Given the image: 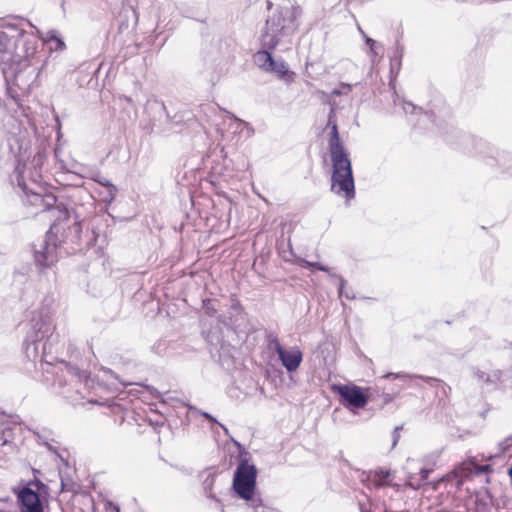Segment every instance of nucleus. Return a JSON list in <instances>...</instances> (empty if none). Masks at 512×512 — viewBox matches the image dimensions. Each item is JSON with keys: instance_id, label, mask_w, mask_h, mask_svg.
Returning a JSON list of instances; mask_svg holds the SVG:
<instances>
[{"instance_id": "34", "label": "nucleus", "mask_w": 512, "mask_h": 512, "mask_svg": "<svg viewBox=\"0 0 512 512\" xmlns=\"http://www.w3.org/2000/svg\"><path fill=\"white\" fill-rule=\"evenodd\" d=\"M232 308H233L235 311H238V312H240V311H241V306H240L239 304H237V303H236V304H233V305H232Z\"/></svg>"}, {"instance_id": "20", "label": "nucleus", "mask_w": 512, "mask_h": 512, "mask_svg": "<svg viewBox=\"0 0 512 512\" xmlns=\"http://www.w3.org/2000/svg\"><path fill=\"white\" fill-rule=\"evenodd\" d=\"M384 378H390V377H394V378H401V379H404V378H421L423 379L424 381L430 383V382H433V381H437V379L435 378H432V377H423V376H412V375H408V374H401V373H398V374H395V373H388L386 375L383 376Z\"/></svg>"}, {"instance_id": "2", "label": "nucleus", "mask_w": 512, "mask_h": 512, "mask_svg": "<svg viewBox=\"0 0 512 512\" xmlns=\"http://www.w3.org/2000/svg\"><path fill=\"white\" fill-rule=\"evenodd\" d=\"M328 126L331 127L329 151L333 166L331 190L338 196L350 200L355 196L352 167L348 153L338 133L335 110L333 108L328 115Z\"/></svg>"}, {"instance_id": "12", "label": "nucleus", "mask_w": 512, "mask_h": 512, "mask_svg": "<svg viewBox=\"0 0 512 512\" xmlns=\"http://www.w3.org/2000/svg\"><path fill=\"white\" fill-rule=\"evenodd\" d=\"M369 488H380L391 484V471L379 469L370 471L362 479Z\"/></svg>"}, {"instance_id": "21", "label": "nucleus", "mask_w": 512, "mask_h": 512, "mask_svg": "<svg viewBox=\"0 0 512 512\" xmlns=\"http://www.w3.org/2000/svg\"><path fill=\"white\" fill-rule=\"evenodd\" d=\"M203 309L205 313L209 316H214L217 311L214 302L210 299L203 301Z\"/></svg>"}, {"instance_id": "27", "label": "nucleus", "mask_w": 512, "mask_h": 512, "mask_svg": "<svg viewBox=\"0 0 512 512\" xmlns=\"http://www.w3.org/2000/svg\"><path fill=\"white\" fill-rule=\"evenodd\" d=\"M380 46L376 43V46L370 47V53L372 61H374V58L379 54Z\"/></svg>"}, {"instance_id": "29", "label": "nucleus", "mask_w": 512, "mask_h": 512, "mask_svg": "<svg viewBox=\"0 0 512 512\" xmlns=\"http://www.w3.org/2000/svg\"><path fill=\"white\" fill-rule=\"evenodd\" d=\"M400 437V434H399V427H396L393 431V446L396 445V443L398 442V439Z\"/></svg>"}, {"instance_id": "1", "label": "nucleus", "mask_w": 512, "mask_h": 512, "mask_svg": "<svg viewBox=\"0 0 512 512\" xmlns=\"http://www.w3.org/2000/svg\"><path fill=\"white\" fill-rule=\"evenodd\" d=\"M39 41L36 35L8 24L0 30V70L8 86L27 91L34 72L28 70L37 61Z\"/></svg>"}, {"instance_id": "7", "label": "nucleus", "mask_w": 512, "mask_h": 512, "mask_svg": "<svg viewBox=\"0 0 512 512\" xmlns=\"http://www.w3.org/2000/svg\"><path fill=\"white\" fill-rule=\"evenodd\" d=\"M222 124L224 127H227L226 132H224L222 129L218 130L221 134L222 140H238V138L241 136H244L246 139H248L251 138L255 133V130L250 123L237 118L234 114L231 113H228Z\"/></svg>"}, {"instance_id": "6", "label": "nucleus", "mask_w": 512, "mask_h": 512, "mask_svg": "<svg viewBox=\"0 0 512 512\" xmlns=\"http://www.w3.org/2000/svg\"><path fill=\"white\" fill-rule=\"evenodd\" d=\"M257 469L248 460L241 459L238 464L232 482V489L236 496L247 502L255 512L264 508L262 499L256 495Z\"/></svg>"}, {"instance_id": "23", "label": "nucleus", "mask_w": 512, "mask_h": 512, "mask_svg": "<svg viewBox=\"0 0 512 512\" xmlns=\"http://www.w3.org/2000/svg\"><path fill=\"white\" fill-rule=\"evenodd\" d=\"M512 447V434L499 443L501 452H506Z\"/></svg>"}, {"instance_id": "3", "label": "nucleus", "mask_w": 512, "mask_h": 512, "mask_svg": "<svg viewBox=\"0 0 512 512\" xmlns=\"http://www.w3.org/2000/svg\"><path fill=\"white\" fill-rule=\"evenodd\" d=\"M44 161V155L37 153L29 166L26 163L19 162L14 171L18 186L25 193L27 203L37 209L36 213L52 209L56 204V196L52 193H43L40 185L41 165Z\"/></svg>"}, {"instance_id": "37", "label": "nucleus", "mask_w": 512, "mask_h": 512, "mask_svg": "<svg viewBox=\"0 0 512 512\" xmlns=\"http://www.w3.org/2000/svg\"><path fill=\"white\" fill-rule=\"evenodd\" d=\"M219 425H220V426H221V428L225 431V433H227V432H228L227 428H226L224 425H222V424H219Z\"/></svg>"}, {"instance_id": "9", "label": "nucleus", "mask_w": 512, "mask_h": 512, "mask_svg": "<svg viewBox=\"0 0 512 512\" xmlns=\"http://www.w3.org/2000/svg\"><path fill=\"white\" fill-rule=\"evenodd\" d=\"M334 390L343 399L346 407L363 408L368 402L362 388L356 385H337Z\"/></svg>"}, {"instance_id": "16", "label": "nucleus", "mask_w": 512, "mask_h": 512, "mask_svg": "<svg viewBox=\"0 0 512 512\" xmlns=\"http://www.w3.org/2000/svg\"><path fill=\"white\" fill-rule=\"evenodd\" d=\"M42 41L49 45V49L51 51H62L66 47L64 41L59 37L55 30H50L45 36H42Z\"/></svg>"}, {"instance_id": "30", "label": "nucleus", "mask_w": 512, "mask_h": 512, "mask_svg": "<svg viewBox=\"0 0 512 512\" xmlns=\"http://www.w3.org/2000/svg\"><path fill=\"white\" fill-rule=\"evenodd\" d=\"M309 265L317 268L318 270H321V271H325V272H328V268L320 263H310Z\"/></svg>"}, {"instance_id": "22", "label": "nucleus", "mask_w": 512, "mask_h": 512, "mask_svg": "<svg viewBox=\"0 0 512 512\" xmlns=\"http://www.w3.org/2000/svg\"><path fill=\"white\" fill-rule=\"evenodd\" d=\"M352 89V85L351 84H348V83H341L340 84V88H336L334 89L331 94L333 96H339V95H343V94H348V92Z\"/></svg>"}, {"instance_id": "4", "label": "nucleus", "mask_w": 512, "mask_h": 512, "mask_svg": "<svg viewBox=\"0 0 512 512\" xmlns=\"http://www.w3.org/2000/svg\"><path fill=\"white\" fill-rule=\"evenodd\" d=\"M30 330L25 340V353L29 359L35 360L40 354L42 358L51 352V345L54 338L55 324L53 317L48 310L33 312L30 321Z\"/></svg>"}, {"instance_id": "26", "label": "nucleus", "mask_w": 512, "mask_h": 512, "mask_svg": "<svg viewBox=\"0 0 512 512\" xmlns=\"http://www.w3.org/2000/svg\"><path fill=\"white\" fill-rule=\"evenodd\" d=\"M402 108L406 114L414 113L417 110V108L412 103H408V102H403Z\"/></svg>"}, {"instance_id": "36", "label": "nucleus", "mask_w": 512, "mask_h": 512, "mask_svg": "<svg viewBox=\"0 0 512 512\" xmlns=\"http://www.w3.org/2000/svg\"><path fill=\"white\" fill-rule=\"evenodd\" d=\"M358 30L363 35V37L366 36V34L364 33V31L362 30V28L360 26H358Z\"/></svg>"}, {"instance_id": "14", "label": "nucleus", "mask_w": 512, "mask_h": 512, "mask_svg": "<svg viewBox=\"0 0 512 512\" xmlns=\"http://www.w3.org/2000/svg\"><path fill=\"white\" fill-rule=\"evenodd\" d=\"M268 72L275 73L278 78L285 80L286 82H292L294 79V72L288 70L287 64L283 60L273 59V64L270 66Z\"/></svg>"}, {"instance_id": "11", "label": "nucleus", "mask_w": 512, "mask_h": 512, "mask_svg": "<svg viewBox=\"0 0 512 512\" xmlns=\"http://www.w3.org/2000/svg\"><path fill=\"white\" fill-rule=\"evenodd\" d=\"M18 500L21 503V512H43L38 493L30 488H23L18 493Z\"/></svg>"}, {"instance_id": "15", "label": "nucleus", "mask_w": 512, "mask_h": 512, "mask_svg": "<svg viewBox=\"0 0 512 512\" xmlns=\"http://www.w3.org/2000/svg\"><path fill=\"white\" fill-rule=\"evenodd\" d=\"M502 376V372L500 370H493L491 372H485L477 369L474 372V377L477 379L479 383L486 385H496L500 382Z\"/></svg>"}, {"instance_id": "18", "label": "nucleus", "mask_w": 512, "mask_h": 512, "mask_svg": "<svg viewBox=\"0 0 512 512\" xmlns=\"http://www.w3.org/2000/svg\"><path fill=\"white\" fill-rule=\"evenodd\" d=\"M93 180L106 188L107 192L104 199L108 203H111L115 199L117 194V188L115 187V185H113L107 178L99 174L95 176Z\"/></svg>"}, {"instance_id": "25", "label": "nucleus", "mask_w": 512, "mask_h": 512, "mask_svg": "<svg viewBox=\"0 0 512 512\" xmlns=\"http://www.w3.org/2000/svg\"><path fill=\"white\" fill-rule=\"evenodd\" d=\"M345 284H346L345 280L343 278H340L339 296L342 297L344 295L348 299L353 298L347 292L344 291Z\"/></svg>"}, {"instance_id": "24", "label": "nucleus", "mask_w": 512, "mask_h": 512, "mask_svg": "<svg viewBox=\"0 0 512 512\" xmlns=\"http://www.w3.org/2000/svg\"><path fill=\"white\" fill-rule=\"evenodd\" d=\"M431 471V469L419 468V479L422 480V485H424Z\"/></svg>"}, {"instance_id": "10", "label": "nucleus", "mask_w": 512, "mask_h": 512, "mask_svg": "<svg viewBox=\"0 0 512 512\" xmlns=\"http://www.w3.org/2000/svg\"><path fill=\"white\" fill-rule=\"evenodd\" d=\"M34 259L38 266L47 268L54 265L58 260L57 246L50 240L41 242L35 248Z\"/></svg>"}, {"instance_id": "32", "label": "nucleus", "mask_w": 512, "mask_h": 512, "mask_svg": "<svg viewBox=\"0 0 512 512\" xmlns=\"http://www.w3.org/2000/svg\"><path fill=\"white\" fill-rule=\"evenodd\" d=\"M489 470V466L485 465V466H479L477 469H476V472L478 474H482V473H485Z\"/></svg>"}, {"instance_id": "5", "label": "nucleus", "mask_w": 512, "mask_h": 512, "mask_svg": "<svg viewBox=\"0 0 512 512\" xmlns=\"http://www.w3.org/2000/svg\"><path fill=\"white\" fill-rule=\"evenodd\" d=\"M300 15L298 7L278 8L266 20V29L262 35V44L265 48L273 50L285 38L290 37L298 28L296 20Z\"/></svg>"}, {"instance_id": "13", "label": "nucleus", "mask_w": 512, "mask_h": 512, "mask_svg": "<svg viewBox=\"0 0 512 512\" xmlns=\"http://www.w3.org/2000/svg\"><path fill=\"white\" fill-rule=\"evenodd\" d=\"M202 485L203 490L207 497L218 501L216 497V492L214 490L216 478H217V471L213 468L205 470L202 475Z\"/></svg>"}, {"instance_id": "31", "label": "nucleus", "mask_w": 512, "mask_h": 512, "mask_svg": "<svg viewBox=\"0 0 512 512\" xmlns=\"http://www.w3.org/2000/svg\"><path fill=\"white\" fill-rule=\"evenodd\" d=\"M365 41H366V44L369 45V47H372V46H376V41L373 40L372 38H369L368 36H365Z\"/></svg>"}, {"instance_id": "33", "label": "nucleus", "mask_w": 512, "mask_h": 512, "mask_svg": "<svg viewBox=\"0 0 512 512\" xmlns=\"http://www.w3.org/2000/svg\"><path fill=\"white\" fill-rule=\"evenodd\" d=\"M201 415H203L204 417H206L207 419H209L212 422H216V420L210 414H208L206 412H201Z\"/></svg>"}, {"instance_id": "28", "label": "nucleus", "mask_w": 512, "mask_h": 512, "mask_svg": "<svg viewBox=\"0 0 512 512\" xmlns=\"http://www.w3.org/2000/svg\"><path fill=\"white\" fill-rule=\"evenodd\" d=\"M8 443V439L5 436V432L3 430H0V446H4Z\"/></svg>"}, {"instance_id": "8", "label": "nucleus", "mask_w": 512, "mask_h": 512, "mask_svg": "<svg viewBox=\"0 0 512 512\" xmlns=\"http://www.w3.org/2000/svg\"><path fill=\"white\" fill-rule=\"evenodd\" d=\"M269 348L274 349L278 354L279 360L288 372L296 371L302 360L303 354L298 347L284 348L276 336L269 340Z\"/></svg>"}, {"instance_id": "35", "label": "nucleus", "mask_w": 512, "mask_h": 512, "mask_svg": "<svg viewBox=\"0 0 512 512\" xmlns=\"http://www.w3.org/2000/svg\"><path fill=\"white\" fill-rule=\"evenodd\" d=\"M508 475L510 478H512V465L508 469Z\"/></svg>"}, {"instance_id": "19", "label": "nucleus", "mask_w": 512, "mask_h": 512, "mask_svg": "<svg viewBox=\"0 0 512 512\" xmlns=\"http://www.w3.org/2000/svg\"><path fill=\"white\" fill-rule=\"evenodd\" d=\"M414 461H408V465L406 466L407 472H406V485L409 486L412 489H419L422 485V480L419 479V475L416 473H413V467L412 464Z\"/></svg>"}, {"instance_id": "38", "label": "nucleus", "mask_w": 512, "mask_h": 512, "mask_svg": "<svg viewBox=\"0 0 512 512\" xmlns=\"http://www.w3.org/2000/svg\"><path fill=\"white\" fill-rule=\"evenodd\" d=\"M511 485H512V478H511Z\"/></svg>"}, {"instance_id": "17", "label": "nucleus", "mask_w": 512, "mask_h": 512, "mask_svg": "<svg viewBox=\"0 0 512 512\" xmlns=\"http://www.w3.org/2000/svg\"><path fill=\"white\" fill-rule=\"evenodd\" d=\"M273 59L274 58L272 57L271 53L267 50L258 51L254 55V61L257 66L266 72L269 71L270 66L273 64Z\"/></svg>"}]
</instances>
